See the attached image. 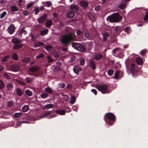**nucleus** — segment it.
Returning a JSON list of instances; mask_svg holds the SVG:
<instances>
[{"mask_svg": "<svg viewBox=\"0 0 148 148\" xmlns=\"http://www.w3.org/2000/svg\"><path fill=\"white\" fill-rule=\"evenodd\" d=\"M82 70V69L80 66L76 65L75 66L73 69L74 72L76 74H78L79 72Z\"/></svg>", "mask_w": 148, "mask_h": 148, "instance_id": "obj_10", "label": "nucleus"}, {"mask_svg": "<svg viewBox=\"0 0 148 148\" xmlns=\"http://www.w3.org/2000/svg\"><path fill=\"white\" fill-rule=\"evenodd\" d=\"M80 4L81 6L84 9L86 8L88 5V3L84 1H81L80 2Z\"/></svg>", "mask_w": 148, "mask_h": 148, "instance_id": "obj_17", "label": "nucleus"}, {"mask_svg": "<svg viewBox=\"0 0 148 148\" xmlns=\"http://www.w3.org/2000/svg\"><path fill=\"white\" fill-rule=\"evenodd\" d=\"M143 20L145 21L148 20V12L146 13L144 17Z\"/></svg>", "mask_w": 148, "mask_h": 148, "instance_id": "obj_55", "label": "nucleus"}, {"mask_svg": "<svg viewBox=\"0 0 148 148\" xmlns=\"http://www.w3.org/2000/svg\"><path fill=\"white\" fill-rule=\"evenodd\" d=\"M92 42H89L87 43V47L88 49L91 50L92 48Z\"/></svg>", "mask_w": 148, "mask_h": 148, "instance_id": "obj_35", "label": "nucleus"}, {"mask_svg": "<svg viewBox=\"0 0 148 148\" xmlns=\"http://www.w3.org/2000/svg\"><path fill=\"white\" fill-rule=\"evenodd\" d=\"M78 9V7L75 5H72L70 7L71 10L73 12H77Z\"/></svg>", "mask_w": 148, "mask_h": 148, "instance_id": "obj_13", "label": "nucleus"}, {"mask_svg": "<svg viewBox=\"0 0 148 148\" xmlns=\"http://www.w3.org/2000/svg\"><path fill=\"white\" fill-rule=\"evenodd\" d=\"M22 115V113L21 112L15 113L13 114V116L16 118L20 117Z\"/></svg>", "mask_w": 148, "mask_h": 148, "instance_id": "obj_32", "label": "nucleus"}, {"mask_svg": "<svg viewBox=\"0 0 148 148\" xmlns=\"http://www.w3.org/2000/svg\"><path fill=\"white\" fill-rule=\"evenodd\" d=\"M78 63L80 65L84 66L85 64V60L83 58H80L79 59Z\"/></svg>", "mask_w": 148, "mask_h": 148, "instance_id": "obj_31", "label": "nucleus"}, {"mask_svg": "<svg viewBox=\"0 0 148 148\" xmlns=\"http://www.w3.org/2000/svg\"><path fill=\"white\" fill-rule=\"evenodd\" d=\"M72 45L73 48L79 51L84 52L85 51V49L84 46L80 43L72 42Z\"/></svg>", "mask_w": 148, "mask_h": 148, "instance_id": "obj_5", "label": "nucleus"}, {"mask_svg": "<svg viewBox=\"0 0 148 148\" xmlns=\"http://www.w3.org/2000/svg\"><path fill=\"white\" fill-rule=\"evenodd\" d=\"M47 15L46 14H43L38 19V22L39 23H43L47 18Z\"/></svg>", "mask_w": 148, "mask_h": 148, "instance_id": "obj_9", "label": "nucleus"}, {"mask_svg": "<svg viewBox=\"0 0 148 148\" xmlns=\"http://www.w3.org/2000/svg\"><path fill=\"white\" fill-rule=\"evenodd\" d=\"M48 61L49 63H51L53 62V59L50 56H48L47 57Z\"/></svg>", "mask_w": 148, "mask_h": 148, "instance_id": "obj_63", "label": "nucleus"}, {"mask_svg": "<svg viewBox=\"0 0 148 148\" xmlns=\"http://www.w3.org/2000/svg\"><path fill=\"white\" fill-rule=\"evenodd\" d=\"M16 27L14 25L11 23L8 27L7 30L8 32L10 34H13L14 32Z\"/></svg>", "mask_w": 148, "mask_h": 148, "instance_id": "obj_7", "label": "nucleus"}, {"mask_svg": "<svg viewBox=\"0 0 148 148\" xmlns=\"http://www.w3.org/2000/svg\"><path fill=\"white\" fill-rule=\"evenodd\" d=\"M103 58V56L101 54H97L95 56V59L96 61L101 60Z\"/></svg>", "mask_w": 148, "mask_h": 148, "instance_id": "obj_26", "label": "nucleus"}, {"mask_svg": "<svg viewBox=\"0 0 148 148\" xmlns=\"http://www.w3.org/2000/svg\"><path fill=\"white\" fill-rule=\"evenodd\" d=\"M9 58V56L8 55L4 56L2 59V62H5L7 61L8 60Z\"/></svg>", "mask_w": 148, "mask_h": 148, "instance_id": "obj_40", "label": "nucleus"}, {"mask_svg": "<svg viewBox=\"0 0 148 148\" xmlns=\"http://www.w3.org/2000/svg\"><path fill=\"white\" fill-rule=\"evenodd\" d=\"M127 5V4L125 3H122L120 5L119 8L121 10H123L125 8Z\"/></svg>", "mask_w": 148, "mask_h": 148, "instance_id": "obj_29", "label": "nucleus"}, {"mask_svg": "<svg viewBox=\"0 0 148 148\" xmlns=\"http://www.w3.org/2000/svg\"><path fill=\"white\" fill-rule=\"evenodd\" d=\"M44 44V43L43 42H37L34 44V48H36L40 46H43Z\"/></svg>", "mask_w": 148, "mask_h": 148, "instance_id": "obj_25", "label": "nucleus"}, {"mask_svg": "<svg viewBox=\"0 0 148 148\" xmlns=\"http://www.w3.org/2000/svg\"><path fill=\"white\" fill-rule=\"evenodd\" d=\"M131 30V29L130 27H127L125 28L124 30L125 32L128 34L130 32Z\"/></svg>", "mask_w": 148, "mask_h": 148, "instance_id": "obj_43", "label": "nucleus"}, {"mask_svg": "<svg viewBox=\"0 0 148 148\" xmlns=\"http://www.w3.org/2000/svg\"><path fill=\"white\" fill-rule=\"evenodd\" d=\"M114 71L112 69H109L108 71V75L109 76H112L113 74Z\"/></svg>", "mask_w": 148, "mask_h": 148, "instance_id": "obj_49", "label": "nucleus"}, {"mask_svg": "<svg viewBox=\"0 0 148 148\" xmlns=\"http://www.w3.org/2000/svg\"><path fill=\"white\" fill-rule=\"evenodd\" d=\"M109 35L108 33L107 32L104 33L103 35V42H106L109 36Z\"/></svg>", "mask_w": 148, "mask_h": 148, "instance_id": "obj_22", "label": "nucleus"}, {"mask_svg": "<svg viewBox=\"0 0 148 148\" xmlns=\"http://www.w3.org/2000/svg\"><path fill=\"white\" fill-rule=\"evenodd\" d=\"M45 90L47 92L50 94L52 93L53 92V90L49 87H46L45 88Z\"/></svg>", "mask_w": 148, "mask_h": 148, "instance_id": "obj_33", "label": "nucleus"}, {"mask_svg": "<svg viewBox=\"0 0 148 148\" xmlns=\"http://www.w3.org/2000/svg\"><path fill=\"white\" fill-rule=\"evenodd\" d=\"M13 87V84L11 83H9L8 84L7 86V88L8 90H10L11 88Z\"/></svg>", "mask_w": 148, "mask_h": 148, "instance_id": "obj_60", "label": "nucleus"}, {"mask_svg": "<svg viewBox=\"0 0 148 148\" xmlns=\"http://www.w3.org/2000/svg\"><path fill=\"white\" fill-rule=\"evenodd\" d=\"M147 51V50L146 49L142 50L140 51V53L143 56H145Z\"/></svg>", "mask_w": 148, "mask_h": 148, "instance_id": "obj_54", "label": "nucleus"}, {"mask_svg": "<svg viewBox=\"0 0 148 148\" xmlns=\"http://www.w3.org/2000/svg\"><path fill=\"white\" fill-rule=\"evenodd\" d=\"M104 119L107 124L109 126H112L116 121V118L115 115L113 113L108 112L105 114Z\"/></svg>", "mask_w": 148, "mask_h": 148, "instance_id": "obj_2", "label": "nucleus"}, {"mask_svg": "<svg viewBox=\"0 0 148 148\" xmlns=\"http://www.w3.org/2000/svg\"><path fill=\"white\" fill-rule=\"evenodd\" d=\"M14 104V102L12 101H9L8 102V106L9 107H11Z\"/></svg>", "mask_w": 148, "mask_h": 148, "instance_id": "obj_42", "label": "nucleus"}, {"mask_svg": "<svg viewBox=\"0 0 148 148\" xmlns=\"http://www.w3.org/2000/svg\"><path fill=\"white\" fill-rule=\"evenodd\" d=\"M65 25L64 23L62 21H60L59 24L58 25V26L60 28V27H62L64 26Z\"/></svg>", "mask_w": 148, "mask_h": 148, "instance_id": "obj_57", "label": "nucleus"}, {"mask_svg": "<svg viewBox=\"0 0 148 148\" xmlns=\"http://www.w3.org/2000/svg\"><path fill=\"white\" fill-rule=\"evenodd\" d=\"M139 69L136 68L135 65L134 63H132L130 67V72H132L133 74L135 73H136L138 72Z\"/></svg>", "mask_w": 148, "mask_h": 148, "instance_id": "obj_6", "label": "nucleus"}, {"mask_svg": "<svg viewBox=\"0 0 148 148\" xmlns=\"http://www.w3.org/2000/svg\"><path fill=\"white\" fill-rule=\"evenodd\" d=\"M136 62L139 65H142L143 63V59L140 57L136 58Z\"/></svg>", "mask_w": 148, "mask_h": 148, "instance_id": "obj_14", "label": "nucleus"}, {"mask_svg": "<svg viewBox=\"0 0 148 148\" xmlns=\"http://www.w3.org/2000/svg\"><path fill=\"white\" fill-rule=\"evenodd\" d=\"M108 85L103 84H102L96 86V88L100 91L102 93L106 94L109 93L108 90Z\"/></svg>", "mask_w": 148, "mask_h": 148, "instance_id": "obj_4", "label": "nucleus"}, {"mask_svg": "<svg viewBox=\"0 0 148 148\" xmlns=\"http://www.w3.org/2000/svg\"><path fill=\"white\" fill-rule=\"evenodd\" d=\"M23 44H18L14 45L13 47V49L15 50L20 49L23 47Z\"/></svg>", "mask_w": 148, "mask_h": 148, "instance_id": "obj_16", "label": "nucleus"}, {"mask_svg": "<svg viewBox=\"0 0 148 148\" xmlns=\"http://www.w3.org/2000/svg\"><path fill=\"white\" fill-rule=\"evenodd\" d=\"M84 36L86 38H88L89 37V32H86L84 34Z\"/></svg>", "mask_w": 148, "mask_h": 148, "instance_id": "obj_64", "label": "nucleus"}, {"mask_svg": "<svg viewBox=\"0 0 148 148\" xmlns=\"http://www.w3.org/2000/svg\"><path fill=\"white\" fill-rule=\"evenodd\" d=\"M25 93L29 96H31L32 95V92L29 90H27L25 91Z\"/></svg>", "mask_w": 148, "mask_h": 148, "instance_id": "obj_46", "label": "nucleus"}, {"mask_svg": "<svg viewBox=\"0 0 148 148\" xmlns=\"http://www.w3.org/2000/svg\"><path fill=\"white\" fill-rule=\"evenodd\" d=\"M43 5L45 7H50L52 5V3L51 2L49 1H46L44 2Z\"/></svg>", "mask_w": 148, "mask_h": 148, "instance_id": "obj_24", "label": "nucleus"}, {"mask_svg": "<svg viewBox=\"0 0 148 148\" xmlns=\"http://www.w3.org/2000/svg\"><path fill=\"white\" fill-rule=\"evenodd\" d=\"M53 105L52 104H48L44 106L43 107L44 109H48L49 108H53Z\"/></svg>", "mask_w": 148, "mask_h": 148, "instance_id": "obj_20", "label": "nucleus"}, {"mask_svg": "<svg viewBox=\"0 0 148 148\" xmlns=\"http://www.w3.org/2000/svg\"><path fill=\"white\" fill-rule=\"evenodd\" d=\"M40 11V10L39 8H35L33 10V12L35 14V15H36Z\"/></svg>", "mask_w": 148, "mask_h": 148, "instance_id": "obj_50", "label": "nucleus"}, {"mask_svg": "<svg viewBox=\"0 0 148 148\" xmlns=\"http://www.w3.org/2000/svg\"><path fill=\"white\" fill-rule=\"evenodd\" d=\"M39 69V67L37 66H32L29 68V70L30 71L34 72L38 70Z\"/></svg>", "mask_w": 148, "mask_h": 148, "instance_id": "obj_18", "label": "nucleus"}, {"mask_svg": "<svg viewBox=\"0 0 148 148\" xmlns=\"http://www.w3.org/2000/svg\"><path fill=\"white\" fill-rule=\"evenodd\" d=\"M52 22L51 19H48L47 20L45 25L46 27L50 28L52 25Z\"/></svg>", "mask_w": 148, "mask_h": 148, "instance_id": "obj_12", "label": "nucleus"}, {"mask_svg": "<svg viewBox=\"0 0 148 148\" xmlns=\"http://www.w3.org/2000/svg\"><path fill=\"white\" fill-rule=\"evenodd\" d=\"M120 28L118 27H115L114 30V33L116 34H119L120 33Z\"/></svg>", "mask_w": 148, "mask_h": 148, "instance_id": "obj_28", "label": "nucleus"}, {"mask_svg": "<svg viewBox=\"0 0 148 148\" xmlns=\"http://www.w3.org/2000/svg\"><path fill=\"white\" fill-rule=\"evenodd\" d=\"M34 3L31 2L27 4V5L26 9H28L32 7L33 5H34Z\"/></svg>", "mask_w": 148, "mask_h": 148, "instance_id": "obj_45", "label": "nucleus"}, {"mask_svg": "<svg viewBox=\"0 0 148 148\" xmlns=\"http://www.w3.org/2000/svg\"><path fill=\"white\" fill-rule=\"evenodd\" d=\"M22 110L23 112H26L29 110V107L28 106L25 105L22 108Z\"/></svg>", "mask_w": 148, "mask_h": 148, "instance_id": "obj_37", "label": "nucleus"}, {"mask_svg": "<svg viewBox=\"0 0 148 148\" xmlns=\"http://www.w3.org/2000/svg\"><path fill=\"white\" fill-rule=\"evenodd\" d=\"M48 96V94L45 93H42L41 94V97L43 98L44 99Z\"/></svg>", "mask_w": 148, "mask_h": 148, "instance_id": "obj_52", "label": "nucleus"}, {"mask_svg": "<svg viewBox=\"0 0 148 148\" xmlns=\"http://www.w3.org/2000/svg\"><path fill=\"white\" fill-rule=\"evenodd\" d=\"M10 9L11 12L17 11L19 10L18 8L15 5H13L10 7Z\"/></svg>", "mask_w": 148, "mask_h": 148, "instance_id": "obj_23", "label": "nucleus"}, {"mask_svg": "<svg viewBox=\"0 0 148 148\" xmlns=\"http://www.w3.org/2000/svg\"><path fill=\"white\" fill-rule=\"evenodd\" d=\"M74 36L72 34L69 33L67 34H64L61 35L60 41L62 45L67 46L74 41Z\"/></svg>", "mask_w": 148, "mask_h": 148, "instance_id": "obj_1", "label": "nucleus"}, {"mask_svg": "<svg viewBox=\"0 0 148 148\" xmlns=\"http://www.w3.org/2000/svg\"><path fill=\"white\" fill-rule=\"evenodd\" d=\"M55 112L57 114L60 115H64L66 112L65 110H61L55 111Z\"/></svg>", "mask_w": 148, "mask_h": 148, "instance_id": "obj_19", "label": "nucleus"}, {"mask_svg": "<svg viewBox=\"0 0 148 148\" xmlns=\"http://www.w3.org/2000/svg\"><path fill=\"white\" fill-rule=\"evenodd\" d=\"M88 16L93 21L95 18L93 14L92 13H89L88 14Z\"/></svg>", "mask_w": 148, "mask_h": 148, "instance_id": "obj_44", "label": "nucleus"}, {"mask_svg": "<svg viewBox=\"0 0 148 148\" xmlns=\"http://www.w3.org/2000/svg\"><path fill=\"white\" fill-rule=\"evenodd\" d=\"M44 56L43 54V53H40L36 57V58L37 59L41 58H43Z\"/></svg>", "mask_w": 148, "mask_h": 148, "instance_id": "obj_53", "label": "nucleus"}, {"mask_svg": "<svg viewBox=\"0 0 148 148\" xmlns=\"http://www.w3.org/2000/svg\"><path fill=\"white\" fill-rule=\"evenodd\" d=\"M27 83H29L32 82L31 78L27 77L25 79Z\"/></svg>", "mask_w": 148, "mask_h": 148, "instance_id": "obj_56", "label": "nucleus"}, {"mask_svg": "<svg viewBox=\"0 0 148 148\" xmlns=\"http://www.w3.org/2000/svg\"><path fill=\"white\" fill-rule=\"evenodd\" d=\"M16 92L18 96H20L22 95V92L21 90L19 88L16 89Z\"/></svg>", "mask_w": 148, "mask_h": 148, "instance_id": "obj_38", "label": "nucleus"}, {"mask_svg": "<svg viewBox=\"0 0 148 148\" xmlns=\"http://www.w3.org/2000/svg\"><path fill=\"white\" fill-rule=\"evenodd\" d=\"M54 70L55 72H57L60 70V68L59 66H56L54 68Z\"/></svg>", "mask_w": 148, "mask_h": 148, "instance_id": "obj_59", "label": "nucleus"}, {"mask_svg": "<svg viewBox=\"0 0 148 148\" xmlns=\"http://www.w3.org/2000/svg\"><path fill=\"white\" fill-rule=\"evenodd\" d=\"M119 71H116L114 74V77L115 79H118L119 77Z\"/></svg>", "mask_w": 148, "mask_h": 148, "instance_id": "obj_41", "label": "nucleus"}, {"mask_svg": "<svg viewBox=\"0 0 148 148\" xmlns=\"http://www.w3.org/2000/svg\"><path fill=\"white\" fill-rule=\"evenodd\" d=\"M89 65L93 70H95L96 68L95 62L91 60H90V61Z\"/></svg>", "mask_w": 148, "mask_h": 148, "instance_id": "obj_15", "label": "nucleus"}, {"mask_svg": "<svg viewBox=\"0 0 148 148\" xmlns=\"http://www.w3.org/2000/svg\"><path fill=\"white\" fill-rule=\"evenodd\" d=\"M21 31L22 34L26 35L27 34V32L25 30V28L23 27L21 29Z\"/></svg>", "mask_w": 148, "mask_h": 148, "instance_id": "obj_58", "label": "nucleus"}, {"mask_svg": "<svg viewBox=\"0 0 148 148\" xmlns=\"http://www.w3.org/2000/svg\"><path fill=\"white\" fill-rule=\"evenodd\" d=\"M48 32V30L47 29H45L40 31V35L41 36H43L47 34Z\"/></svg>", "mask_w": 148, "mask_h": 148, "instance_id": "obj_30", "label": "nucleus"}, {"mask_svg": "<svg viewBox=\"0 0 148 148\" xmlns=\"http://www.w3.org/2000/svg\"><path fill=\"white\" fill-rule=\"evenodd\" d=\"M11 41L14 45L20 43L22 42L21 40L17 38H13Z\"/></svg>", "mask_w": 148, "mask_h": 148, "instance_id": "obj_11", "label": "nucleus"}, {"mask_svg": "<svg viewBox=\"0 0 148 148\" xmlns=\"http://www.w3.org/2000/svg\"><path fill=\"white\" fill-rule=\"evenodd\" d=\"M10 69L12 71L16 72L20 69V68L18 65L14 64L10 66Z\"/></svg>", "mask_w": 148, "mask_h": 148, "instance_id": "obj_8", "label": "nucleus"}, {"mask_svg": "<svg viewBox=\"0 0 148 148\" xmlns=\"http://www.w3.org/2000/svg\"><path fill=\"white\" fill-rule=\"evenodd\" d=\"M31 58L29 57H26L22 60V62L24 63H26L29 62L31 60Z\"/></svg>", "mask_w": 148, "mask_h": 148, "instance_id": "obj_39", "label": "nucleus"}, {"mask_svg": "<svg viewBox=\"0 0 148 148\" xmlns=\"http://www.w3.org/2000/svg\"><path fill=\"white\" fill-rule=\"evenodd\" d=\"M52 111H48L47 112L45 113L41 116L42 118L46 117L49 114H51L52 113Z\"/></svg>", "mask_w": 148, "mask_h": 148, "instance_id": "obj_27", "label": "nucleus"}, {"mask_svg": "<svg viewBox=\"0 0 148 148\" xmlns=\"http://www.w3.org/2000/svg\"><path fill=\"white\" fill-rule=\"evenodd\" d=\"M74 16V13L72 11L69 12L67 14V16L68 18H72Z\"/></svg>", "mask_w": 148, "mask_h": 148, "instance_id": "obj_21", "label": "nucleus"}, {"mask_svg": "<svg viewBox=\"0 0 148 148\" xmlns=\"http://www.w3.org/2000/svg\"><path fill=\"white\" fill-rule=\"evenodd\" d=\"M18 5L20 6H21L24 4V3L22 0H19L18 1Z\"/></svg>", "mask_w": 148, "mask_h": 148, "instance_id": "obj_62", "label": "nucleus"}, {"mask_svg": "<svg viewBox=\"0 0 148 148\" xmlns=\"http://www.w3.org/2000/svg\"><path fill=\"white\" fill-rule=\"evenodd\" d=\"M12 59L15 61H17L18 59V58L17 54L15 53L12 56Z\"/></svg>", "mask_w": 148, "mask_h": 148, "instance_id": "obj_48", "label": "nucleus"}, {"mask_svg": "<svg viewBox=\"0 0 148 148\" xmlns=\"http://www.w3.org/2000/svg\"><path fill=\"white\" fill-rule=\"evenodd\" d=\"M63 96L64 97H63V99L66 102H67L69 99L68 95H66Z\"/></svg>", "mask_w": 148, "mask_h": 148, "instance_id": "obj_51", "label": "nucleus"}, {"mask_svg": "<svg viewBox=\"0 0 148 148\" xmlns=\"http://www.w3.org/2000/svg\"><path fill=\"white\" fill-rule=\"evenodd\" d=\"M4 86V82L0 80V89H2L3 88Z\"/></svg>", "mask_w": 148, "mask_h": 148, "instance_id": "obj_47", "label": "nucleus"}, {"mask_svg": "<svg viewBox=\"0 0 148 148\" xmlns=\"http://www.w3.org/2000/svg\"><path fill=\"white\" fill-rule=\"evenodd\" d=\"M6 12L5 11H4L1 14L0 16V18H2L5 17V15L6 14Z\"/></svg>", "mask_w": 148, "mask_h": 148, "instance_id": "obj_61", "label": "nucleus"}, {"mask_svg": "<svg viewBox=\"0 0 148 148\" xmlns=\"http://www.w3.org/2000/svg\"><path fill=\"white\" fill-rule=\"evenodd\" d=\"M76 98L75 96H73L71 97L70 103L71 104H74Z\"/></svg>", "mask_w": 148, "mask_h": 148, "instance_id": "obj_36", "label": "nucleus"}, {"mask_svg": "<svg viewBox=\"0 0 148 148\" xmlns=\"http://www.w3.org/2000/svg\"><path fill=\"white\" fill-rule=\"evenodd\" d=\"M122 17L119 13H114L108 16L106 18V20L111 23H116L120 21Z\"/></svg>", "mask_w": 148, "mask_h": 148, "instance_id": "obj_3", "label": "nucleus"}, {"mask_svg": "<svg viewBox=\"0 0 148 148\" xmlns=\"http://www.w3.org/2000/svg\"><path fill=\"white\" fill-rule=\"evenodd\" d=\"M45 48L47 51H50L52 50L53 47L51 45H47L45 47Z\"/></svg>", "mask_w": 148, "mask_h": 148, "instance_id": "obj_34", "label": "nucleus"}]
</instances>
